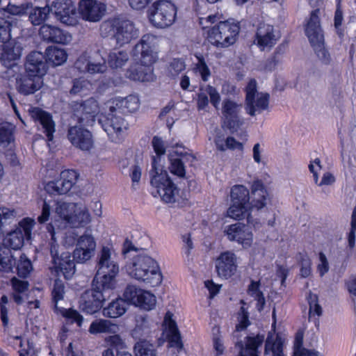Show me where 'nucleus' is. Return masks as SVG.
Returning a JSON list of instances; mask_svg holds the SVG:
<instances>
[{
  "label": "nucleus",
  "instance_id": "obj_63",
  "mask_svg": "<svg viewBox=\"0 0 356 356\" xmlns=\"http://www.w3.org/2000/svg\"><path fill=\"white\" fill-rule=\"evenodd\" d=\"M83 322V317L80 313L72 308H68V325L76 323L81 328Z\"/></svg>",
  "mask_w": 356,
  "mask_h": 356
},
{
  "label": "nucleus",
  "instance_id": "obj_39",
  "mask_svg": "<svg viewBox=\"0 0 356 356\" xmlns=\"http://www.w3.org/2000/svg\"><path fill=\"white\" fill-rule=\"evenodd\" d=\"M29 7L31 8L29 12V20L34 26L42 25L49 17L51 14V9L49 6L44 7H32L30 4Z\"/></svg>",
  "mask_w": 356,
  "mask_h": 356
},
{
  "label": "nucleus",
  "instance_id": "obj_28",
  "mask_svg": "<svg viewBox=\"0 0 356 356\" xmlns=\"http://www.w3.org/2000/svg\"><path fill=\"white\" fill-rule=\"evenodd\" d=\"M109 111L127 109L128 111H136L139 107V99L136 95H129L127 97L112 98L106 104Z\"/></svg>",
  "mask_w": 356,
  "mask_h": 356
},
{
  "label": "nucleus",
  "instance_id": "obj_49",
  "mask_svg": "<svg viewBox=\"0 0 356 356\" xmlns=\"http://www.w3.org/2000/svg\"><path fill=\"white\" fill-rule=\"evenodd\" d=\"M136 356H156V350L153 345L143 341L137 342L134 346Z\"/></svg>",
  "mask_w": 356,
  "mask_h": 356
},
{
  "label": "nucleus",
  "instance_id": "obj_56",
  "mask_svg": "<svg viewBox=\"0 0 356 356\" xmlns=\"http://www.w3.org/2000/svg\"><path fill=\"white\" fill-rule=\"evenodd\" d=\"M13 211L6 207H0V236L4 234L5 226L10 223L9 220L12 219Z\"/></svg>",
  "mask_w": 356,
  "mask_h": 356
},
{
  "label": "nucleus",
  "instance_id": "obj_4",
  "mask_svg": "<svg viewBox=\"0 0 356 356\" xmlns=\"http://www.w3.org/2000/svg\"><path fill=\"white\" fill-rule=\"evenodd\" d=\"M128 274L142 282L146 287H155L161 284L163 275L157 261L149 256L138 254L126 265Z\"/></svg>",
  "mask_w": 356,
  "mask_h": 356
},
{
  "label": "nucleus",
  "instance_id": "obj_41",
  "mask_svg": "<svg viewBox=\"0 0 356 356\" xmlns=\"http://www.w3.org/2000/svg\"><path fill=\"white\" fill-rule=\"evenodd\" d=\"M129 58L127 51L114 49L109 53L108 63L112 68H120L127 63Z\"/></svg>",
  "mask_w": 356,
  "mask_h": 356
},
{
  "label": "nucleus",
  "instance_id": "obj_27",
  "mask_svg": "<svg viewBox=\"0 0 356 356\" xmlns=\"http://www.w3.org/2000/svg\"><path fill=\"white\" fill-rule=\"evenodd\" d=\"M127 78L139 82H152L156 79L154 67L149 65H131L125 73Z\"/></svg>",
  "mask_w": 356,
  "mask_h": 356
},
{
  "label": "nucleus",
  "instance_id": "obj_51",
  "mask_svg": "<svg viewBox=\"0 0 356 356\" xmlns=\"http://www.w3.org/2000/svg\"><path fill=\"white\" fill-rule=\"evenodd\" d=\"M142 291V289L136 287L134 285H127L125 288L123 296L125 302L130 305H135L136 302H138L139 293Z\"/></svg>",
  "mask_w": 356,
  "mask_h": 356
},
{
  "label": "nucleus",
  "instance_id": "obj_43",
  "mask_svg": "<svg viewBox=\"0 0 356 356\" xmlns=\"http://www.w3.org/2000/svg\"><path fill=\"white\" fill-rule=\"evenodd\" d=\"M80 175L76 170L68 169V197L75 194L76 195L81 197L83 194V189L80 188L77 183L79 181Z\"/></svg>",
  "mask_w": 356,
  "mask_h": 356
},
{
  "label": "nucleus",
  "instance_id": "obj_10",
  "mask_svg": "<svg viewBox=\"0 0 356 356\" xmlns=\"http://www.w3.org/2000/svg\"><path fill=\"white\" fill-rule=\"evenodd\" d=\"M318 13V9H315L311 13L305 33L319 60L327 65L330 63L331 59L330 54L324 47V35L320 24Z\"/></svg>",
  "mask_w": 356,
  "mask_h": 356
},
{
  "label": "nucleus",
  "instance_id": "obj_64",
  "mask_svg": "<svg viewBox=\"0 0 356 356\" xmlns=\"http://www.w3.org/2000/svg\"><path fill=\"white\" fill-rule=\"evenodd\" d=\"M29 6V3H26V5L22 4L21 6H15L9 3L7 6L6 10L12 15L21 16L26 13Z\"/></svg>",
  "mask_w": 356,
  "mask_h": 356
},
{
  "label": "nucleus",
  "instance_id": "obj_52",
  "mask_svg": "<svg viewBox=\"0 0 356 356\" xmlns=\"http://www.w3.org/2000/svg\"><path fill=\"white\" fill-rule=\"evenodd\" d=\"M269 351L273 353V356H277L278 355H284L283 353V343L281 340L277 339L275 341H269L267 339L265 344V354H268Z\"/></svg>",
  "mask_w": 356,
  "mask_h": 356
},
{
  "label": "nucleus",
  "instance_id": "obj_29",
  "mask_svg": "<svg viewBox=\"0 0 356 356\" xmlns=\"http://www.w3.org/2000/svg\"><path fill=\"white\" fill-rule=\"evenodd\" d=\"M40 35L44 40L54 43L65 44L67 39L61 29L47 24L40 27Z\"/></svg>",
  "mask_w": 356,
  "mask_h": 356
},
{
  "label": "nucleus",
  "instance_id": "obj_9",
  "mask_svg": "<svg viewBox=\"0 0 356 356\" xmlns=\"http://www.w3.org/2000/svg\"><path fill=\"white\" fill-rule=\"evenodd\" d=\"M159 38L156 35L147 33L134 47L131 56L134 61L140 65L153 67L159 59Z\"/></svg>",
  "mask_w": 356,
  "mask_h": 356
},
{
  "label": "nucleus",
  "instance_id": "obj_20",
  "mask_svg": "<svg viewBox=\"0 0 356 356\" xmlns=\"http://www.w3.org/2000/svg\"><path fill=\"white\" fill-rule=\"evenodd\" d=\"M91 220L86 206L79 203L68 202V225L72 227H84Z\"/></svg>",
  "mask_w": 356,
  "mask_h": 356
},
{
  "label": "nucleus",
  "instance_id": "obj_17",
  "mask_svg": "<svg viewBox=\"0 0 356 356\" xmlns=\"http://www.w3.org/2000/svg\"><path fill=\"white\" fill-rule=\"evenodd\" d=\"M97 56V52L92 56L88 52L83 53L75 63L76 67L81 72H87L91 74L105 72L107 70L106 61L103 58L98 60Z\"/></svg>",
  "mask_w": 356,
  "mask_h": 356
},
{
  "label": "nucleus",
  "instance_id": "obj_47",
  "mask_svg": "<svg viewBox=\"0 0 356 356\" xmlns=\"http://www.w3.org/2000/svg\"><path fill=\"white\" fill-rule=\"evenodd\" d=\"M106 341L110 346L109 348H112L114 353L115 352V355L123 356L124 353H127L125 343L119 334L109 336Z\"/></svg>",
  "mask_w": 356,
  "mask_h": 356
},
{
  "label": "nucleus",
  "instance_id": "obj_16",
  "mask_svg": "<svg viewBox=\"0 0 356 356\" xmlns=\"http://www.w3.org/2000/svg\"><path fill=\"white\" fill-rule=\"evenodd\" d=\"M163 334L168 346L170 348H176L178 351L184 348L180 332L179 330L176 321L173 319V314L168 311L164 316L163 322Z\"/></svg>",
  "mask_w": 356,
  "mask_h": 356
},
{
  "label": "nucleus",
  "instance_id": "obj_6",
  "mask_svg": "<svg viewBox=\"0 0 356 356\" xmlns=\"http://www.w3.org/2000/svg\"><path fill=\"white\" fill-rule=\"evenodd\" d=\"M95 113H81L78 116L79 125L68 127V140L76 149L86 153L94 147V138L91 131L84 126H92L96 120Z\"/></svg>",
  "mask_w": 356,
  "mask_h": 356
},
{
  "label": "nucleus",
  "instance_id": "obj_40",
  "mask_svg": "<svg viewBox=\"0 0 356 356\" xmlns=\"http://www.w3.org/2000/svg\"><path fill=\"white\" fill-rule=\"evenodd\" d=\"M10 284L13 290V299L17 305L23 302L22 293H24L29 289V284L27 281L22 280L16 277L10 279Z\"/></svg>",
  "mask_w": 356,
  "mask_h": 356
},
{
  "label": "nucleus",
  "instance_id": "obj_45",
  "mask_svg": "<svg viewBox=\"0 0 356 356\" xmlns=\"http://www.w3.org/2000/svg\"><path fill=\"white\" fill-rule=\"evenodd\" d=\"M215 145L218 150L224 152L226 149H238L242 151L243 149V144L237 141L234 137L228 136L225 140V145L223 143L222 140L216 139Z\"/></svg>",
  "mask_w": 356,
  "mask_h": 356
},
{
  "label": "nucleus",
  "instance_id": "obj_60",
  "mask_svg": "<svg viewBox=\"0 0 356 356\" xmlns=\"http://www.w3.org/2000/svg\"><path fill=\"white\" fill-rule=\"evenodd\" d=\"M186 65L181 59H173L168 67V72L172 76H176L185 70Z\"/></svg>",
  "mask_w": 356,
  "mask_h": 356
},
{
  "label": "nucleus",
  "instance_id": "obj_30",
  "mask_svg": "<svg viewBox=\"0 0 356 356\" xmlns=\"http://www.w3.org/2000/svg\"><path fill=\"white\" fill-rule=\"evenodd\" d=\"M127 303L122 298H116L103 307L102 314L106 318H115L122 316L127 311Z\"/></svg>",
  "mask_w": 356,
  "mask_h": 356
},
{
  "label": "nucleus",
  "instance_id": "obj_12",
  "mask_svg": "<svg viewBox=\"0 0 356 356\" xmlns=\"http://www.w3.org/2000/svg\"><path fill=\"white\" fill-rule=\"evenodd\" d=\"M95 248L96 241L92 234L86 232L79 236L72 252V260L70 259V255L68 254V275L75 273V263L84 264L89 261L93 257Z\"/></svg>",
  "mask_w": 356,
  "mask_h": 356
},
{
  "label": "nucleus",
  "instance_id": "obj_14",
  "mask_svg": "<svg viewBox=\"0 0 356 356\" xmlns=\"http://www.w3.org/2000/svg\"><path fill=\"white\" fill-rule=\"evenodd\" d=\"M224 233L229 241H235L245 248L250 247L253 241L251 228L243 223L236 222L227 225Z\"/></svg>",
  "mask_w": 356,
  "mask_h": 356
},
{
  "label": "nucleus",
  "instance_id": "obj_25",
  "mask_svg": "<svg viewBox=\"0 0 356 356\" xmlns=\"http://www.w3.org/2000/svg\"><path fill=\"white\" fill-rule=\"evenodd\" d=\"M42 80L39 76L28 72L20 74L16 79V88L19 92L27 95L34 93L41 88Z\"/></svg>",
  "mask_w": 356,
  "mask_h": 356
},
{
  "label": "nucleus",
  "instance_id": "obj_33",
  "mask_svg": "<svg viewBox=\"0 0 356 356\" xmlns=\"http://www.w3.org/2000/svg\"><path fill=\"white\" fill-rule=\"evenodd\" d=\"M51 254L52 256L53 266L51 268L52 273L56 277L63 276L65 280H67V255L62 253L60 256L58 255L57 251L51 250Z\"/></svg>",
  "mask_w": 356,
  "mask_h": 356
},
{
  "label": "nucleus",
  "instance_id": "obj_53",
  "mask_svg": "<svg viewBox=\"0 0 356 356\" xmlns=\"http://www.w3.org/2000/svg\"><path fill=\"white\" fill-rule=\"evenodd\" d=\"M355 238H356V205L355 206L350 220V228L349 232L347 233V240L348 247L353 249L355 246Z\"/></svg>",
  "mask_w": 356,
  "mask_h": 356
},
{
  "label": "nucleus",
  "instance_id": "obj_34",
  "mask_svg": "<svg viewBox=\"0 0 356 356\" xmlns=\"http://www.w3.org/2000/svg\"><path fill=\"white\" fill-rule=\"evenodd\" d=\"M44 129L43 132L47 136V141L53 140L54 134L55 132V123L52 119L51 113H33Z\"/></svg>",
  "mask_w": 356,
  "mask_h": 356
},
{
  "label": "nucleus",
  "instance_id": "obj_1",
  "mask_svg": "<svg viewBox=\"0 0 356 356\" xmlns=\"http://www.w3.org/2000/svg\"><path fill=\"white\" fill-rule=\"evenodd\" d=\"M97 268L92 280V288L85 291L79 299V309L87 314H94L99 312L106 300L104 293L112 291L116 286L119 266L117 262L111 260L109 248L104 246L102 248Z\"/></svg>",
  "mask_w": 356,
  "mask_h": 356
},
{
  "label": "nucleus",
  "instance_id": "obj_62",
  "mask_svg": "<svg viewBox=\"0 0 356 356\" xmlns=\"http://www.w3.org/2000/svg\"><path fill=\"white\" fill-rule=\"evenodd\" d=\"M319 264L317 265V271L321 277H323L330 269L329 263L326 255L323 252L318 253Z\"/></svg>",
  "mask_w": 356,
  "mask_h": 356
},
{
  "label": "nucleus",
  "instance_id": "obj_24",
  "mask_svg": "<svg viewBox=\"0 0 356 356\" xmlns=\"http://www.w3.org/2000/svg\"><path fill=\"white\" fill-rule=\"evenodd\" d=\"M21 44L15 41H10L3 44L2 51L0 53V61L7 68H11L17 63L22 52Z\"/></svg>",
  "mask_w": 356,
  "mask_h": 356
},
{
  "label": "nucleus",
  "instance_id": "obj_11",
  "mask_svg": "<svg viewBox=\"0 0 356 356\" xmlns=\"http://www.w3.org/2000/svg\"><path fill=\"white\" fill-rule=\"evenodd\" d=\"M177 13V7L172 1L158 0L148 10L149 19L154 26L165 29L174 24Z\"/></svg>",
  "mask_w": 356,
  "mask_h": 356
},
{
  "label": "nucleus",
  "instance_id": "obj_42",
  "mask_svg": "<svg viewBox=\"0 0 356 356\" xmlns=\"http://www.w3.org/2000/svg\"><path fill=\"white\" fill-rule=\"evenodd\" d=\"M50 8L51 14L54 15L57 20L67 24V0H56Z\"/></svg>",
  "mask_w": 356,
  "mask_h": 356
},
{
  "label": "nucleus",
  "instance_id": "obj_3",
  "mask_svg": "<svg viewBox=\"0 0 356 356\" xmlns=\"http://www.w3.org/2000/svg\"><path fill=\"white\" fill-rule=\"evenodd\" d=\"M35 225L33 219L26 217L21 220L17 228L10 231L4 237L3 246L0 245V271L10 273L13 270V255L11 249L19 250L25 240L31 238V233Z\"/></svg>",
  "mask_w": 356,
  "mask_h": 356
},
{
  "label": "nucleus",
  "instance_id": "obj_19",
  "mask_svg": "<svg viewBox=\"0 0 356 356\" xmlns=\"http://www.w3.org/2000/svg\"><path fill=\"white\" fill-rule=\"evenodd\" d=\"M195 160L196 156L192 153L175 151L169 157L170 172L179 178H184L186 172L185 163H190L192 165Z\"/></svg>",
  "mask_w": 356,
  "mask_h": 356
},
{
  "label": "nucleus",
  "instance_id": "obj_36",
  "mask_svg": "<svg viewBox=\"0 0 356 356\" xmlns=\"http://www.w3.org/2000/svg\"><path fill=\"white\" fill-rule=\"evenodd\" d=\"M260 287V280H251L247 289L248 294L257 301L256 308L259 312H261L264 309L266 304L265 297Z\"/></svg>",
  "mask_w": 356,
  "mask_h": 356
},
{
  "label": "nucleus",
  "instance_id": "obj_7",
  "mask_svg": "<svg viewBox=\"0 0 356 356\" xmlns=\"http://www.w3.org/2000/svg\"><path fill=\"white\" fill-rule=\"evenodd\" d=\"M100 32L103 37H113L120 46L129 44L139 35L138 30L132 22L120 18H113L102 22Z\"/></svg>",
  "mask_w": 356,
  "mask_h": 356
},
{
  "label": "nucleus",
  "instance_id": "obj_35",
  "mask_svg": "<svg viewBox=\"0 0 356 356\" xmlns=\"http://www.w3.org/2000/svg\"><path fill=\"white\" fill-rule=\"evenodd\" d=\"M222 127L230 134L236 133L243 124V120L238 116V113H223Z\"/></svg>",
  "mask_w": 356,
  "mask_h": 356
},
{
  "label": "nucleus",
  "instance_id": "obj_8",
  "mask_svg": "<svg viewBox=\"0 0 356 356\" xmlns=\"http://www.w3.org/2000/svg\"><path fill=\"white\" fill-rule=\"evenodd\" d=\"M240 25L234 20L220 21L207 31V39L213 46L225 49L233 45L238 38Z\"/></svg>",
  "mask_w": 356,
  "mask_h": 356
},
{
  "label": "nucleus",
  "instance_id": "obj_58",
  "mask_svg": "<svg viewBox=\"0 0 356 356\" xmlns=\"http://www.w3.org/2000/svg\"><path fill=\"white\" fill-rule=\"evenodd\" d=\"M239 315L241 316V318L238 323L236 325V330L237 331H242L245 330L250 325L249 313L246 308L241 307L240 308Z\"/></svg>",
  "mask_w": 356,
  "mask_h": 356
},
{
  "label": "nucleus",
  "instance_id": "obj_23",
  "mask_svg": "<svg viewBox=\"0 0 356 356\" xmlns=\"http://www.w3.org/2000/svg\"><path fill=\"white\" fill-rule=\"evenodd\" d=\"M49 67V65L45 54L40 51H33L27 56L25 63L26 72L39 76L42 79Z\"/></svg>",
  "mask_w": 356,
  "mask_h": 356
},
{
  "label": "nucleus",
  "instance_id": "obj_2",
  "mask_svg": "<svg viewBox=\"0 0 356 356\" xmlns=\"http://www.w3.org/2000/svg\"><path fill=\"white\" fill-rule=\"evenodd\" d=\"M252 201L250 202V191L243 185H234L230 191L231 204L227 209V216L241 220L246 218L248 224L252 223L251 210L261 209L266 207L268 193L261 179L254 180L251 186Z\"/></svg>",
  "mask_w": 356,
  "mask_h": 356
},
{
  "label": "nucleus",
  "instance_id": "obj_38",
  "mask_svg": "<svg viewBox=\"0 0 356 356\" xmlns=\"http://www.w3.org/2000/svg\"><path fill=\"white\" fill-rule=\"evenodd\" d=\"M13 264L17 275L21 278L28 277L33 270L32 262L24 253L21 254L17 261L13 257Z\"/></svg>",
  "mask_w": 356,
  "mask_h": 356
},
{
  "label": "nucleus",
  "instance_id": "obj_5",
  "mask_svg": "<svg viewBox=\"0 0 356 356\" xmlns=\"http://www.w3.org/2000/svg\"><path fill=\"white\" fill-rule=\"evenodd\" d=\"M150 175V183L154 190L152 194L154 197L159 195L165 203L175 202V196L179 192V188L156 156L152 157Z\"/></svg>",
  "mask_w": 356,
  "mask_h": 356
},
{
  "label": "nucleus",
  "instance_id": "obj_37",
  "mask_svg": "<svg viewBox=\"0 0 356 356\" xmlns=\"http://www.w3.org/2000/svg\"><path fill=\"white\" fill-rule=\"evenodd\" d=\"M45 56L49 65H60L67 60L65 50L58 48L57 46L47 47L45 51Z\"/></svg>",
  "mask_w": 356,
  "mask_h": 356
},
{
  "label": "nucleus",
  "instance_id": "obj_59",
  "mask_svg": "<svg viewBox=\"0 0 356 356\" xmlns=\"http://www.w3.org/2000/svg\"><path fill=\"white\" fill-rule=\"evenodd\" d=\"M64 288V284L62 281L58 278L56 279L52 290V297L54 303H58L59 300L63 298Z\"/></svg>",
  "mask_w": 356,
  "mask_h": 356
},
{
  "label": "nucleus",
  "instance_id": "obj_13",
  "mask_svg": "<svg viewBox=\"0 0 356 356\" xmlns=\"http://www.w3.org/2000/svg\"><path fill=\"white\" fill-rule=\"evenodd\" d=\"M215 267L218 277L225 280L231 278L238 268L236 255L229 250L221 252L216 259Z\"/></svg>",
  "mask_w": 356,
  "mask_h": 356
},
{
  "label": "nucleus",
  "instance_id": "obj_46",
  "mask_svg": "<svg viewBox=\"0 0 356 356\" xmlns=\"http://www.w3.org/2000/svg\"><path fill=\"white\" fill-rule=\"evenodd\" d=\"M195 57L197 60V62L195 63L194 72L196 74H198L201 76L202 81H207L209 80L211 76L210 70L207 66L202 55H196Z\"/></svg>",
  "mask_w": 356,
  "mask_h": 356
},
{
  "label": "nucleus",
  "instance_id": "obj_26",
  "mask_svg": "<svg viewBox=\"0 0 356 356\" xmlns=\"http://www.w3.org/2000/svg\"><path fill=\"white\" fill-rule=\"evenodd\" d=\"M264 341V336L260 334L256 336H247L245 338V345L242 341H238L236 346L240 349L238 356H259V348Z\"/></svg>",
  "mask_w": 356,
  "mask_h": 356
},
{
  "label": "nucleus",
  "instance_id": "obj_15",
  "mask_svg": "<svg viewBox=\"0 0 356 356\" xmlns=\"http://www.w3.org/2000/svg\"><path fill=\"white\" fill-rule=\"evenodd\" d=\"M79 10L84 20L97 22L104 15L106 6L97 0H81Z\"/></svg>",
  "mask_w": 356,
  "mask_h": 356
},
{
  "label": "nucleus",
  "instance_id": "obj_32",
  "mask_svg": "<svg viewBox=\"0 0 356 356\" xmlns=\"http://www.w3.org/2000/svg\"><path fill=\"white\" fill-rule=\"evenodd\" d=\"M307 302L309 305V321H313L315 325H319V317L323 314V309L318 302V296L316 293L309 292L307 296Z\"/></svg>",
  "mask_w": 356,
  "mask_h": 356
},
{
  "label": "nucleus",
  "instance_id": "obj_54",
  "mask_svg": "<svg viewBox=\"0 0 356 356\" xmlns=\"http://www.w3.org/2000/svg\"><path fill=\"white\" fill-rule=\"evenodd\" d=\"M337 1V9L334 13V25L337 33L340 38L343 36V29L342 28V22L343 19V13L341 9V0Z\"/></svg>",
  "mask_w": 356,
  "mask_h": 356
},
{
  "label": "nucleus",
  "instance_id": "obj_61",
  "mask_svg": "<svg viewBox=\"0 0 356 356\" xmlns=\"http://www.w3.org/2000/svg\"><path fill=\"white\" fill-rule=\"evenodd\" d=\"M205 92L209 95L210 102L215 108L218 109L220 103V96L218 90L214 87L208 85L206 86Z\"/></svg>",
  "mask_w": 356,
  "mask_h": 356
},
{
  "label": "nucleus",
  "instance_id": "obj_31",
  "mask_svg": "<svg viewBox=\"0 0 356 356\" xmlns=\"http://www.w3.org/2000/svg\"><path fill=\"white\" fill-rule=\"evenodd\" d=\"M16 127L10 122L0 124V147L6 148L15 145Z\"/></svg>",
  "mask_w": 356,
  "mask_h": 356
},
{
  "label": "nucleus",
  "instance_id": "obj_21",
  "mask_svg": "<svg viewBox=\"0 0 356 356\" xmlns=\"http://www.w3.org/2000/svg\"><path fill=\"white\" fill-rule=\"evenodd\" d=\"M280 38L279 32L275 30L273 26L261 23L257 28L255 42L261 49H265L273 47Z\"/></svg>",
  "mask_w": 356,
  "mask_h": 356
},
{
  "label": "nucleus",
  "instance_id": "obj_22",
  "mask_svg": "<svg viewBox=\"0 0 356 356\" xmlns=\"http://www.w3.org/2000/svg\"><path fill=\"white\" fill-rule=\"evenodd\" d=\"M116 113H95L99 123L108 136L121 132L125 128L124 118L115 115Z\"/></svg>",
  "mask_w": 356,
  "mask_h": 356
},
{
  "label": "nucleus",
  "instance_id": "obj_44",
  "mask_svg": "<svg viewBox=\"0 0 356 356\" xmlns=\"http://www.w3.org/2000/svg\"><path fill=\"white\" fill-rule=\"evenodd\" d=\"M156 302V296L153 293L142 289L139 293L138 302L134 305L149 311L155 307Z\"/></svg>",
  "mask_w": 356,
  "mask_h": 356
},
{
  "label": "nucleus",
  "instance_id": "obj_55",
  "mask_svg": "<svg viewBox=\"0 0 356 356\" xmlns=\"http://www.w3.org/2000/svg\"><path fill=\"white\" fill-rule=\"evenodd\" d=\"M91 87L90 83L83 78L75 79L73 86L70 90L71 94H82L90 90Z\"/></svg>",
  "mask_w": 356,
  "mask_h": 356
},
{
  "label": "nucleus",
  "instance_id": "obj_57",
  "mask_svg": "<svg viewBox=\"0 0 356 356\" xmlns=\"http://www.w3.org/2000/svg\"><path fill=\"white\" fill-rule=\"evenodd\" d=\"M152 145L154 149V152L156 153V157L159 159V162L161 161L160 156L164 155L166 152V149L165 147V144L163 140L159 136H154L152 140ZM154 156H152V158Z\"/></svg>",
  "mask_w": 356,
  "mask_h": 356
},
{
  "label": "nucleus",
  "instance_id": "obj_48",
  "mask_svg": "<svg viewBox=\"0 0 356 356\" xmlns=\"http://www.w3.org/2000/svg\"><path fill=\"white\" fill-rule=\"evenodd\" d=\"M111 323L106 319H97L93 321L90 327L89 332L92 334L108 332L111 330Z\"/></svg>",
  "mask_w": 356,
  "mask_h": 356
},
{
  "label": "nucleus",
  "instance_id": "obj_50",
  "mask_svg": "<svg viewBox=\"0 0 356 356\" xmlns=\"http://www.w3.org/2000/svg\"><path fill=\"white\" fill-rule=\"evenodd\" d=\"M298 262L300 265V276L304 278L308 277L312 273V261L307 253H298Z\"/></svg>",
  "mask_w": 356,
  "mask_h": 356
},
{
  "label": "nucleus",
  "instance_id": "obj_18",
  "mask_svg": "<svg viewBox=\"0 0 356 356\" xmlns=\"http://www.w3.org/2000/svg\"><path fill=\"white\" fill-rule=\"evenodd\" d=\"M246 103L250 107V111L258 110H266L269 103V95L268 93L257 91V82L254 79L249 81L246 88Z\"/></svg>",
  "mask_w": 356,
  "mask_h": 356
}]
</instances>
